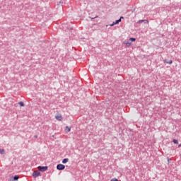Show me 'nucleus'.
<instances>
[{
    "mask_svg": "<svg viewBox=\"0 0 181 181\" xmlns=\"http://www.w3.org/2000/svg\"><path fill=\"white\" fill-rule=\"evenodd\" d=\"M37 169L40 172H46L47 170V166H38Z\"/></svg>",
    "mask_w": 181,
    "mask_h": 181,
    "instance_id": "obj_1",
    "label": "nucleus"
},
{
    "mask_svg": "<svg viewBox=\"0 0 181 181\" xmlns=\"http://www.w3.org/2000/svg\"><path fill=\"white\" fill-rule=\"evenodd\" d=\"M66 166L63 164H58L57 166V169L58 170H64Z\"/></svg>",
    "mask_w": 181,
    "mask_h": 181,
    "instance_id": "obj_2",
    "label": "nucleus"
},
{
    "mask_svg": "<svg viewBox=\"0 0 181 181\" xmlns=\"http://www.w3.org/2000/svg\"><path fill=\"white\" fill-rule=\"evenodd\" d=\"M55 119L57 121H63V116H62V115H60V113H58V114L56 115Z\"/></svg>",
    "mask_w": 181,
    "mask_h": 181,
    "instance_id": "obj_3",
    "label": "nucleus"
},
{
    "mask_svg": "<svg viewBox=\"0 0 181 181\" xmlns=\"http://www.w3.org/2000/svg\"><path fill=\"white\" fill-rule=\"evenodd\" d=\"M39 176H41L40 172L34 171V172L33 173V177H34L35 178L39 177Z\"/></svg>",
    "mask_w": 181,
    "mask_h": 181,
    "instance_id": "obj_4",
    "label": "nucleus"
},
{
    "mask_svg": "<svg viewBox=\"0 0 181 181\" xmlns=\"http://www.w3.org/2000/svg\"><path fill=\"white\" fill-rule=\"evenodd\" d=\"M124 44L126 45L127 47H129V46H132V43L128 41H124Z\"/></svg>",
    "mask_w": 181,
    "mask_h": 181,
    "instance_id": "obj_5",
    "label": "nucleus"
},
{
    "mask_svg": "<svg viewBox=\"0 0 181 181\" xmlns=\"http://www.w3.org/2000/svg\"><path fill=\"white\" fill-rule=\"evenodd\" d=\"M71 129V128H70V127H67V126L65 127V131H66V132H70Z\"/></svg>",
    "mask_w": 181,
    "mask_h": 181,
    "instance_id": "obj_6",
    "label": "nucleus"
},
{
    "mask_svg": "<svg viewBox=\"0 0 181 181\" xmlns=\"http://www.w3.org/2000/svg\"><path fill=\"white\" fill-rule=\"evenodd\" d=\"M118 23H119L118 22V20H117L115 22H114L112 24H110V26H114V25H118Z\"/></svg>",
    "mask_w": 181,
    "mask_h": 181,
    "instance_id": "obj_7",
    "label": "nucleus"
},
{
    "mask_svg": "<svg viewBox=\"0 0 181 181\" xmlns=\"http://www.w3.org/2000/svg\"><path fill=\"white\" fill-rule=\"evenodd\" d=\"M67 162H69V158H64V159L62 160V163H67Z\"/></svg>",
    "mask_w": 181,
    "mask_h": 181,
    "instance_id": "obj_8",
    "label": "nucleus"
},
{
    "mask_svg": "<svg viewBox=\"0 0 181 181\" xmlns=\"http://www.w3.org/2000/svg\"><path fill=\"white\" fill-rule=\"evenodd\" d=\"M18 104L21 107H25V103H23V102H19Z\"/></svg>",
    "mask_w": 181,
    "mask_h": 181,
    "instance_id": "obj_9",
    "label": "nucleus"
},
{
    "mask_svg": "<svg viewBox=\"0 0 181 181\" xmlns=\"http://www.w3.org/2000/svg\"><path fill=\"white\" fill-rule=\"evenodd\" d=\"M130 42H135V40H136V39L134 38V37H131L129 38Z\"/></svg>",
    "mask_w": 181,
    "mask_h": 181,
    "instance_id": "obj_10",
    "label": "nucleus"
},
{
    "mask_svg": "<svg viewBox=\"0 0 181 181\" xmlns=\"http://www.w3.org/2000/svg\"><path fill=\"white\" fill-rule=\"evenodd\" d=\"M18 179H19V176L15 175L14 176V180H18Z\"/></svg>",
    "mask_w": 181,
    "mask_h": 181,
    "instance_id": "obj_11",
    "label": "nucleus"
},
{
    "mask_svg": "<svg viewBox=\"0 0 181 181\" xmlns=\"http://www.w3.org/2000/svg\"><path fill=\"white\" fill-rule=\"evenodd\" d=\"M173 143L177 144H179V141L176 139H174Z\"/></svg>",
    "mask_w": 181,
    "mask_h": 181,
    "instance_id": "obj_12",
    "label": "nucleus"
},
{
    "mask_svg": "<svg viewBox=\"0 0 181 181\" xmlns=\"http://www.w3.org/2000/svg\"><path fill=\"white\" fill-rule=\"evenodd\" d=\"M121 19H124V17L122 16V17H120V18L119 20H117V22H119H119H121Z\"/></svg>",
    "mask_w": 181,
    "mask_h": 181,
    "instance_id": "obj_13",
    "label": "nucleus"
},
{
    "mask_svg": "<svg viewBox=\"0 0 181 181\" xmlns=\"http://www.w3.org/2000/svg\"><path fill=\"white\" fill-rule=\"evenodd\" d=\"M1 155H5V151L1 150Z\"/></svg>",
    "mask_w": 181,
    "mask_h": 181,
    "instance_id": "obj_14",
    "label": "nucleus"
},
{
    "mask_svg": "<svg viewBox=\"0 0 181 181\" xmlns=\"http://www.w3.org/2000/svg\"><path fill=\"white\" fill-rule=\"evenodd\" d=\"M110 181H118V179H117V178H113V179H112Z\"/></svg>",
    "mask_w": 181,
    "mask_h": 181,
    "instance_id": "obj_15",
    "label": "nucleus"
},
{
    "mask_svg": "<svg viewBox=\"0 0 181 181\" xmlns=\"http://www.w3.org/2000/svg\"><path fill=\"white\" fill-rule=\"evenodd\" d=\"M168 64H172V63H173V62H172V60H170L168 62H167Z\"/></svg>",
    "mask_w": 181,
    "mask_h": 181,
    "instance_id": "obj_16",
    "label": "nucleus"
},
{
    "mask_svg": "<svg viewBox=\"0 0 181 181\" xmlns=\"http://www.w3.org/2000/svg\"><path fill=\"white\" fill-rule=\"evenodd\" d=\"M181 147V144L178 145V148H180Z\"/></svg>",
    "mask_w": 181,
    "mask_h": 181,
    "instance_id": "obj_17",
    "label": "nucleus"
},
{
    "mask_svg": "<svg viewBox=\"0 0 181 181\" xmlns=\"http://www.w3.org/2000/svg\"><path fill=\"white\" fill-rule=\"evenodd\" d=\"M35 138H37V136H35Z\"/></svg>",
    "mask_w": 181,
    "mask_h": 181,
    "instance_id": "obj_18",
    "label": "nucleus"
}]
</instances>
